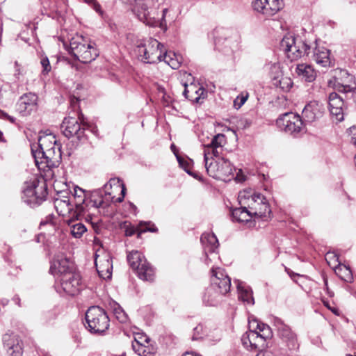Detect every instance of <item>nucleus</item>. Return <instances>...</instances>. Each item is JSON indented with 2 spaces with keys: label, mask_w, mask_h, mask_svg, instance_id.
Masks as SVG:
<instances>
[{
  "label": "nucleus",
  "mask_w": 356,
  "mask_h": 356,
  "mask_svg": "<svg viewBox=\"0 0 356 356\" xmlns=\"http://www.w3.org/2000/svg\"><path fill=\"white\" fill-rule=\"evenodd\" d=\"M56 145V140L53 134L40 136L36 147H31L36 165L44 163L49 168L56 167L61 154L60 147Z\"/></svg>",
  "instance_id": "f257e3e1"
},
{
  "label": "nucleus",
  "mask_w": 356,
  "mask_h": 356,
  "mask_svg": "<svg viewBox=\"0 0 356 356\" xmlns=\"http://www.w3.org/2000/svg\"><path fill=\"white\" fill-rule=\"evenodd\" d=\"M70 54L76 60L83 63H89L96 59L99 52L94 42L82 35H76L70 40Z\"/></svg>",
  "instance_id": "f03ea898"
},
{
  "label": "nucleus",
  "mask_w": 356,
  "mask_h": 356,
  "mask_svg": "<svg viewBox=\"0 0 356 356\" xmlns=\"http://www.w3.org/2000/svg\"><path fill=\"white\" fill-rule=\"evenodd\" d=\"M47 194L46 181L44 179L34 178L25 183L22 199L31 207H35L46 200Z\"/></svg>",
  "instance_id": "7ed1b4c3"
},
{
  "label": "nucleus",
  "mask_w": 356,
  "mask_h": 356,
  "mask_svg": "<svg viewBox=\"0 0 356 356\" xmlns=\"http://www.w3.org/2000/svg\"><path fill=\"white\" fill-rule=\"evenodd\" d=\"M85 327L92 334H103L109 327V318L99 306L90 307L85 314Z\"/></svg>",
  "instance_id": "20e7f679"
},
{
  "label": "nucleus",
  "mask_w": 356,
  "mask_h": 356,
  "mask_svg": "<svg viewBox=\"0 0 356 356\" xmlns=\"http://www.w3.org/2000/svg\"><path fill=\"white\" fill-rule=\"evenodd\" d=\"M280 49L285 52L291 60L303 56H308L311 47L299 36L286 35L280 42Z\"/></svg>",
  "instance_id": "39448f33"
},
{
  "label": "nucleus",
  "mask_w": 356,
  "mask_h": 356,
  "mask_svg": "<svg viewBox=\"0 0 356 356\" xmlns=\"http://www.w3.org/2000/svg\"><path fill=\"white\" fill-rule=\"evenodd\" d=\"M127 259L140 279L149 282L154 280V270L141 252L131 251L127 254Z\"/></svg>",
  "instance_id": "423d86ee"
},
{
  "label": "nucleus",
  "mask_w": 356,
  "mask_h": 356,
  "mask_svg": "<svg viewBox=\"0 0 356 356\" xmlns=\"http://www.w3.org/2000/svg\"><path fill=\"white\" fill-rule=\"evenodd\" d=\"M86 125L87 122L83 113H77L64 118L61 130L65 137H76L79 140H82L85 138Z\"/></svg>",
  "instance_id": "0eeeda50"
},
{
  "label": "nucleus",
  "mask_w": 356,
  "mask_h": 356,
  "mask_svg": "<svg viewBox=\"0 0 356 356\" xmlns=\"http://www.w3.org/2000/svg\"><path fill=\"white\" fill-rule=\"evenodd\" d=\"M277 127L285 133L298 137L304 134L305 123L301 116L293 112L281 115L276 120Z\"/></svg>",
  "instance_id": "6e6552de"
},
{
  "label": "nucleus",
  "mask_w": 356,
  "mask_h": 356,
  "mask_svg": "<svg viewBox=\"0 0 356 356\" xmlns=\"http://www.w3.org/2000/svg\"><path fill=\"white\" fill-rule=\"evenodd\" d=\"M163 44L157 40L149 38L145 42H140L136 48V52L140 59L145 63H156L162 60L163 55L160 49Z\"/></svg>",
  "instance_id": "1a4fd4ad"
},
{
  "label": "nucleus",
  "mask_w": 356,
  "mask_h": 356,
  "mask_svg": "<svg viewBox=\"0 0 356 356\" xmlns=\"http://www.w3.org/2000/svg\"><path fill=\"white\" fill-rule=\"evenodd\" d=\"M269 73L273 86L283 92H288L293 86L291 78L284 76L278 62H269L265 65Z\"/></svg>",
  "instance_id": "9d476101"
},
{
  "label": "nucleus",
  "mask_w": 356,
  "mask_h": 356,
  "mask_svg": "<svg viewBox=\"0 0 356 356\" xmlns=\"http://www.w3.org/2000/svg\"><path fill=\"white\" fill-rule=\"evenodd\" d=\"M124 4L131 6L132 13L140 21L148 26L156 25L154 16L152 14L150 8L144 0H120Z\"/></svg>",
  "instance_id": "9b49d317"
},
{
  "label": "nucleus",
  "mask_w": 356,
  "mask_h": 356,
  "mask_svg": "<svg viewBox=\"0 0 356 356\" xmlns=\"http://www.w3.org/2000/svg\"><path fill=\"white\" fill-rule=\"evenodd\" d=\"M272 323L277 330L278 336L286 343L290 350H296L298 348L296 335L289 325L276 316L273 317Z\"/></svg>",
  "instance_id": "f8f14e48"
},
{
  "label": "nucleus",
  "mask_w": 356,
  "mask_h": 356,
  "mask_svg": "<svg viewBox=\"0 0 356 356\" xmlns=\"http://www.w3.org/2000/svg\"><path fill=\"white\" fill-rule=\"evenodd\" d=\"M49 272L59 280L66 274L74 272V264L63 254H58L54 257Z\"/></svg>",
  "instance_id": "ddd939ff"
},
{
  "label": "nucleus",
  "mask_w": 356,
  "mask_h": 356,
  "mask_svg": "<svg viewBox=\"0 0 356 356\" xmlns=\"http://www.w3.org/2000/svg\"><path fill=\"white\" fill-rule=\"evenodd\" d=\"M247 203L250 212L255 217L266 218L271 212L266 197L260 193H253L252 197L248 199Z\"/></svg>",
  "instance_id": "4468645a"
},
{
  "label": "nucleus",
  "mask_w": 356,
  "mask_h": 356,
  "mask_svg": "<svg viewBox=\"0 0 356 356\" xmlns=\"http://www.w3.org/2000/svg\"><path fill=\"white\" fill-rule=\"evenodd\" d=\"M38 108V96L35 93L28 92L22 95L16 104V110L22 116L31 115Z\"/></svg>",
  "instance_id": "2eb2a0df"
},
{
  "label": "nucleus",
  "mask_w": 356,
  "mask_h": 356,
  "mask_svg": "<svg viewBox=\"0 0 356 356\" xmlns=\"http://www.w3.org/2000/svg\"><path fill=\"white\" fill-rule=\"evenodd\" d=\"M211 284L218 290L220 293L225 295L230 290L231 280L227 275L225 270L220 268H213L211 269Z\"/></svg>",
  "instance_id": "dca6fc26"
},
{
  "label": "nucleus",
  "mask_w": 356,
  "mask_h": 356,
  "mask_svg": "<svg viewBox=\"0 0 356 356\" xmlns=\"http://www.w3.org/2000/svg\"><path fill=\"white\" fill-rule=\"evenodd\" d=\"M241 340L243 347L249 350H259L261 352L266 346L265 340L262 339L260 333L252 330L245 332Z\"/></svg>",
  "instance_id": "f3484780"
},
{
  "label": "nucleus",
  "mask_w": 356,
  "mask_h": 356,
  "mask_svg": "<svg viewBox=\"0 0 356 356\" xmlns=\"http://www.w3.org/2000/svg\"><path fill=\"white\" fill-rule=\"evenodd\" d=\"M4 348L10 356H22L23 343L19 337L13 333H6L2 338Z\"/></svg>",
  "instance_id": "a211bd4d"
},
{
  "label": "nucleus",
  "mask_w": 356,
  "mask_h": 356,
  "mask_svg": "<svg viewBox=\"0 0 356 356\" xmlns=\"http://www.w3.org/2000/svg\"><path fill=\"white\" fill-rule=\"evenodd\" d=\"M324 111L325 108L322 104L316 101L310 102L302 110L301 118L305 124L312 123L321 118Z\"/></svg>",
  "instance_id": "6ab92c4d"
},
{
  "label": "nucleus",
  "mask_w": 356,
  "mask_h": 356,
  "mask_svg": "<svg viewBox=\"0 0 356 356\" xmlns=\"http://www.w3.org/2000/svg\"><path fill=\"white\" fill-rule=\"evenodd\" d=\"M58 280L60 282L63 290L67 294L74 296L79 291L81 277L75 271L66 274V275L61 277Z\"/></svg>",
  "instance_id": "aec40b11"
},
{
  "label": "nucleus",
  "mask_w": 356,
  "mask_h": 356,
  "mask_svg": "<svg viewBox=\"0 0 356 356\" xmlns=\"http://www.w3.org/2000/svg\"><path fill=\"white\" fill-rule=\"evenodd\" d=\"M200 241L206 256L205 264L209 265L211 261L209 253L213 254L218 250L219 246L218 240L213 233L205 232L202 234Z\"/></svg>",
  "instance_id": "412c9836"
},
{
  "label": "nucleus",
  "mask_w": 356,
  "mask_h": 356,
  "mask_svg": "<svg viewBox=\"0 0 356 356\" xmlns=\"http://www.w3.org/2000/svg\"><path fill=\"white\" fill-rule=\"evenodd\" d=\"M344 102L341 97L337 92H332L328 97V106L330 114L335 116L337 121L343 120V108Z\"/></svg>",
  "instance_id": "4be33fe9"
},
{
  "label": "nucleus",
  "mask_w": 356,
  "mask_h": 356,
  "mask_svg": "<svg viewBox=\"0 0 356 356\" xmlns=\"http://www.w3.org/2000/svg\"><path fill=\"white\" fill-rule=\"evenodd\" d=\"M73 197L74 200V206L78 213L76 216L89 210V203H88V191L76 186L74 188Z\"/></svg>",
  "instance_id": "5701e85b"
},
{
  "label": "nucleus",
  "mask_w": 356,
  "mask_h": 356,
  "mask_svg": "<svg viewBox=\"0 0 356 356\" xmlns=\"http://www.w3.org/2000/svg\"><path fill=\"white\" fill-rule=\"evenodd\" d=\"M58 195L54 199V207L59 215L65 216L73 210L74 206L70 200L67 191H60Z\"/></svg>",
  "instance_id": "b1692460"
},
{
  "label": "nucleus",
  "mask_w": 356,
  "mask_h": 356,
  "mask_svg": "<svg viewBox=\"0 0 356 356\" xmlns=\"http://www.w3.org/2000/svg\"><path fill=\"white\" fill-rule=\"evenodd\" d=\"M220 293L211 284L209 286L202 297L203 302L207 306H216L220 301L222 296Z\"/></svg>",
  "instance_id": "393cba45"
},
{
  "label": "nucleus",
  "mask_w": 356,
  "mask_h": 356,
  "mask_svg": "<svg viewBox=\"0 0 356 356\" xmlns=\"http://www.w3.org/2000/svg\"><path fill=\"white\" fill-rule=\"evenodd\" d=\"M330 51L324 47H316L314 50V60L320 66L327 67L330 65Z\"/></svg>",
  "instance_id": "a878e982"
},
{
  "label": "nucleus",
  "mask_w": 356,
  "mask_h": 356,
  "mask_svg": "<svg viewBox=\"0 0 356 356\" xmlns=\"http://www.w3.org/2000/svg\"><path fill=\"white\" fill-rule=\"evenodd\" d=\"M183 86L184 87L183 95L190 100H193L194 99L197 102L204 92V89L202 87H199L197 88V86L193 82L190 84L185 82L183 83Z\"/></svg>",
  "instance_id": "bb28decb"
},
{
  "label": "nucleus",
  "mask_w": 356,
  "mask_h": 356,
  "mask_svg": "<svg viewBox=\"0 0 356 356\" xmlns=\"http://www.w3.org/2000/svg\"><path fill=\"white\" fill-rule=\"evenodd\" d=\"M296 74L305 81L312 82L315 80L316 72L309 65L299 64L296 68Z\"/></svg>",
  "instance_id": "cd10ccee"
},
{
  "label": "nucleus",
  "mask_w": 356,
  "mask_h": 356,
  "mask_svg": "<svg viewBox=\"0 0 356 356\" xmlns=\"http://www.w3.org/2000/svg\"><path fill=\"white\" fill-rule=\"evenodd\" d=\"M88 203H89V209L91 207L97 209L100 207H105L107 205L103 200V195L102 189H97L92 191H88Z\"/></svg>",
  "instance_id": "c85d7f7f"
},
{
  "label": "nucleus",
  "mask_w": 356,
  "mask_h": 356,
  "mask_svg": "<svg viewBox=\"0 0 356 356\" xmlns=\"http://www.w3.org/2000/svg\"><path fill=\"white\" fill-rule=\"evenodd\" d=\"M232 216L237 222H248L254 216L247 206H241L232 211Z\"/></svg>",
  "instance_id": "c756f323"
},
{
  "label": "nucleus",
  "mask_w": 356,
  "mask_h": 356,
  "mask_svg": "<svg viewBox=\"0 0 356 356\" xmlns=\"http://www.w3.org/2000/svg\"><path fill=\"white\" fill-rule=\"evenodd\" d=\"M209 152L204 151V160L205 162V168L208 175L210 177L218 179L219 178L218 174L220 163V159L218 161H212L210 163H209Z\"/></svg>",
  "instance_id": "7c9ffc66"
},
{
  "label": "nucleus",
  "mask_w": 356,
  "mask_h": 356,
  "mask_svg": "<svg viewBox=\"0 0 356 356\" xmlns=\"http://www.w3.org/2000/svg\"><path fill=\"white\" fill-rule=\"evenodd\" d=\"M220 167L218 170L219 178L218 179H224L231 175H234V168L227 159L222 157L220 159Z\"/></svg>",
  "instance_id": "2f4dec72"
},
{
  "label": "nucleus",
  "mask_w": 356,
  "mask_h": 356,
  "mask_svg": "<svg viewBox=\"0 0 356 356\" xmlns=\"http://www.w3.org/2000/svg\"><path fill=\"white\" fill-rule=\"evenodd\" d=\"M237 289L240 300L248 304L254 305V300L252 296V291L249 286H245L242 282H239L237 284Z\"/></svg>",
  "instance_id": "473e14b6"
},
{
  "label": "nucleus",
  "mask_w": 356,
  "mask_h": 356,
  "mask_svg": "<svg viewBox=\"0 0 356 356\" xmlns=\"http://www.w3.org/2000/svg\"><path fill=\"white\" fill-rule=\"evenodd\" d=\"M334 270L337 274L339 275L341 280L351 282L353 277L351 270L349 266L344 264H341L340 262L337 266H334Z\"/></svg>",
  "instance_id": "72a5a7b5"
},
{
  "label": "nucleus",
  "mask_w": 356,
  "mask_h": 356,
  "mask_svg": "<svg viewBox=\"0 0 356 356\" xmlns=\"http://www.w3.org/2000/svg\"><path fill=\"white\" fill-rule=\"evenodd\" d=\"M345 74H347L348 81L347 82H343L342 83H338L337 88L339 92H348L356 90V81L354 80V76L343 72Z\"/></svg>",
  "instance_id": "f704fd0d"
},
{
  "label": "nucleus",
  "mask_w": 356,
  "mask_h": 356,
  "mask_svg": "<svg viewBox=\"0 0 356 356\" xmlns=\"http://www.w3.org/2000/svg\"><path fill=\"white\" fill-rule=\"evenodd\" d=\"M134 350L140 356H153L155 354L154 347H149L136 341L132 345Z\"/></svg>",
  "instance_id": "c9c22d12"
},
{
  "label": "nucleus",
  "mask_w": 356,
  "mask_h": 356,
  "mask_svg": "<svg viewBox=\"0 0 356 356\" xmlns=\"http://www.w3.org/2000/svg\"><path fill=\"white\" fill-rule=\"evenodd\" d=\"M266 8V17H271L276 14L283 6L280 0H267Z\"/></svg>",
  "instance_id": "e433bc0d"
},
{
  "label": "nucleus",
  "mask_w": 356,
  "mask_h": 356,
  "mask_svg": "<svg viewBox=\"0 0 356 356\" xmlns=\"http://www.w3.org/2000/svg\"><path fill=\"white\" fill-rule=\"evenodd\" d=\"M180 56L172 52L165 53L163 55L162 60L168 63L172 69H178L181 65Z\"/></svg>",
  "instance_id": "4c0bfd02"
},
{
  "label": "nucleus",
  "mask_w": 356,
  "mask_h": 356,
  "mask_svg": "<svg viewBox=\"0 0 356 356\" xmlns=\"http://www.w3.org/2000/svg\"><path fill=\"white\" fill-rule=\"evenodd\" d=\"M225 143V136L224 134H218L216 135L211 140V143L204 146V151L210 152V149L213 148H222L223 144Z\"/></svg>",
  "instance_id": "58836bf2"
},
{
  "label": "nucleus",
  "mask_w": 356,
  "mask_h": 356,
  "mask_svg": "<svg viewBox=\"0 0 356 356\" xmlns=\"http://www.w3.org/2000/svg\"><path fill=\"white\" fill-rule=\"evenodd\" d=\"M113 312L116 319L121 323H124L128 320V316L123 309L117 303L113 307Z\"/></svg>",
  "instance_id": "ea45409f"
},
{
  "label": "nucleus",
  "mask_w": 356,
  "mask_h": 356,
  "mask_svg": "<svg viewBox=\"0 0 356 356\" xmlns=\"http://www.w3.org/2000/svg\"><path fill=\"white\" fill-rule=\"evenodd\" d=\"M86 230V226L81 222L76 223L71 226V234L75 238H80Z\"/></svg>",
  "instance_id": "a19ab883"
},
{
  "label": "nucleus",
  "mask_w": 356,
  "mask_h": 356,
  "mask_svg": "<svg viewBox=\"0 0 356 356\" xmlns=\"http://www.w3.org/2000/svg\"><path fill=\"white\" fill-rule=\"evenodd\" d=\"M267 0H254L252 6L253 9L266 16V8Z\"/></svg>",
  "instance_id": "79ce46f5"
},
{
  "label": "nucleus",
  "mask_w": 356,
  "mask_h": 356,
  "mask_svg": "<svg viewBox=\"0 0 356 356\" xmlns=\"http://www.w3.org/2000/svg\"><path fill=\"white\" fill-rule=\"evenodd\" d=\"M40 65L42 67V74L47 75L51 70V66L49 63V60L47 56H41L40 57Z\"/></svg>",
  "instance_id": "37998d69"
},
{
  "label": "nucleus",
  "mask_w": 356,
  "mask_h": 356,
  "mask_svg": "<svg viewBox=\"0 0 356 356\" xmlns=\"http://www.w3.org/2000/svg\"><path fill=\"white\" fill-rule=\"evenodd\" d=\"M252 197V194L249 191H242L238 194V202L241 206H247L248 199Z\"/></svg>",
  "instance_id": "c03bdc74"
},
{
  "label": "nucleus",
  "mask_w": 356,
  "mask_h": 356,
  "mask_svg": "<svg viewBox=\"0 0 356 356\" xmlns=\"http://www.w3.org/2000/svg\"><path fill=\"white\" fill-rule=\"evenodd\" d=\"M325 259L330 266L334 264L335 263L339 264V256L335 252H327L325 254Z\"/></svg>",
  "instance_id": "a18cd8bd"
},
{
  "label": "nucleus",
  "mask_w": 356,
  "mask_h": 356,
  "mask_svg": "<svg viewBox=\"0 0 356 356\" xmlns=\"http://www.w3.org/2000/svg\"><path fill=\"white\" fill-rule=\"evenodd\" d=\"M263 331L260 333L262 339L265 340L270 339L273 337V332L270 327L268 325H261Z\"/></svg>",
  "instance_id": "49530a36"
},
{
  "label": "nucleus",
  "mask_w": 356,
  "mask_h": 356,
  "mask_svg": "<svg viewBox=\"0 0 356 356\" xmlns=\"http://www.w3.org/2000/svg\"><path fill=\"white\" fill-rule=\"evenodd\" d=\"M176 157H177V161L179 164V165L188 174V175H193V177H196V176H195L193 172L188 169V166H189V162L184 160L183 158H181V156H178V155H176Z\"/></svg>",
  "instance_id": "de8ad7c7"
},
{
  "label": "nucleus",
  "mask_w": 356,
  "mask_h": 356,
  "mask_svg": "<svg viewBox=\"0 0 356 356\" xmlns=\"http://www.w3.org/2000/svg\"><path fill=\"white\" fill-rule=\"evenodd\" d=\"M248 99V95L238 96L234 101V106L236 109L240 108Z\"/></svg>",
  "instance_id": "09e8293b"
},
{
  "label": "nucleus",
  "mask_w": 356,
  "mask_h": 356,
  "mask_svg": "<svg viewBox=\"0 0 356 356\" xmlns=\"http://www.w3.org/2000/svg\"><path fill=\"white\" fill-rule=\"evenodd\" d=\"M203 326L198 325L193 329V334L192 336V340H198L202 337Z\"/></svg>",
  "instance_id": "8fccbe9b"
},
{
  "label": "nucleus",
  "mask_w": 356,
  "mask_h": 356,
  "mask_svg": "<svg viewBox=\"0 0 356 356\" xmlns=\"http://www.w3.org/2000/svg\"><path fill=\"white\" fill-rule=\"evenodd\" d=\"M143 225H151L152 227H145V228L141 230V232L140 233H138V237L140 236L141 232H156L157 230H158L157 228L154 226V225H153V224L152 225L151 224V222H140V224H139V225L140 227H142Z\"/></svg>",
  "instance_id": "3c124183"
},
{
  "label": "nucleus",
  "mask_w": 356,
  "mask_h": 356,
  "mask_svg": "<svg viewBox=\"0 0 356 356\" xmlns=\"http://www.w3.org/2000/svg\"><path fill=\"white\" fill-rule=\"evenodd\" d=\"M79 102V99L74 96H73L70 98V104H71L72 109L74 110L73 115H74V113L76 114L77 113H81L79 111V106L78 105Z\"/></svg>",
  "instance_id": "603ef678"
},
{
  "label": "nucleus",
  "mask_w": 356,
  "mask_h": 356,
  "mask_svg": "<svg viewBox=\"0 0 356 356\" xmlns=\"http://www.w3.org/2000/svg\"><path fill=\"white\" fill-rule=\"evenodd\" d=\"M168 8H165V9L163 10V15H162V17H161V20L159 21V20L155 19L156 20V25H154V26L159 25V26L161 29H163V28L166 26V22H165V15L168 13ZM154 19H156V18L154 17Z\"/></svg>",
  "instance_id": "864d4df0"
},
{
  "label": "nucleus",
  "mask_w": 356,
  "mask_h": 356,
  "mask_svg": "<svg viewBox=\"0 0 356 356\" xmlns=\"http://www.w3.org/2000/svg\"><path fill=\"white\" fill-rule=\"evenodd\" d=\"M351 136V143L356 147V126L350 128Z\"/></svg>",
  "instance_id": "5fc2aeb1"
},
{
  "label": "nucleus",
  "mask_w": 356,
  "mask_h": 356,
  "mask_svg": "<svg viewBox=\"0 0 356 356\" xmlns=\"http://www.w3.org/2000/svg\"><path fill=\"white\" fill-rule=\"evenodd\" d=\"M120 179L119 178L111 179L108 183L104 184V189H106L108 185L110 186H111L112 184H120Z\"/></svg>",
  "instance_id": "6e6d98bb"
},
{
  "label": "nucleus",
  "mask_w": 356,
  "mask_h": 356,
  "mask_svg": "<svg viewBox=\"0 0 356 356\" xmlns=\"http://www.w3.org/2000/svg\"><path fill=\"white\" fill-rule=\"evenodd\" d=\"M210 150L212 151V156H213L214 157H218L221 154L222 149L218 147H212L210 149Z\"/></svg>",
  "instance_id": "4d7b16f0"
},
{
  "label": "nucleus",
  "mask_w": 356,
  "mask_h": 356,
  "mask_svg": "<svg viewBox=\"0 0 356 356\" xmlns=\"http://www.w3.org/2000/svg\"><path fill=\"white\" fill-rule=\"evenodd\" d=\"M256 356H275V354L270 350L259 352Z\"/></svg>",
  "instance_id": "13d9d810"
},
{
  "label": "nucleus",
  "mask_w": 356,
  "mask_h": 356,
  "mask_svg": "<svg viewBox=\"0 0 356 356\" xmlns=\"http://www.w3.org/2000/svg\"><path fill=\"white\" fill-rule=\"evenodd\" d=\"M136 231L134 227L127 228L125 230V235L127 236H131L135 234Z\"/></svg>",
  "instance_id": "bf43d9fd"
},
{
  "label": "nucleus",
  "mask_w": 356,
  "mask_h": 356,
  "mask_svg": "<svg viewBox=\"0 0 356 356\" xmlns=\"http://www.w3.org/2000/svg\"><path fill=\"white\" fill-rule=\"evenodd\" d=\"M93 9L98 13L99 14H102V11L101 10V6L97 2L95 1L93 4H92V6Z\"/></svg>",
  "instance_id": "052dcab7"
},
{
  "label": "nucleus",
  "mask_w": 356,
  "mask_h": 356,
  "mask_svg": "<svg viewBox=\"0 0 356 356\" xmlns=\"http://www.w3.org/2000/svg\"><path fill=\"white\" fill-rule=\"evenodd\" d=\"M255 323H257V327H256L255 330H254L253 331H257L259 333L262 332L263 329H262L261 325H266V324L264 323L257 322V321H255Z\"/></svg>",
  "instance_id": "680f3d73"
},
{
  "label": "nucleus",
  "mask_w": 356,
  "mask_h": 356,
  "mask_svg": "<svg viewBox=\"0 0 356 356\" xmlns=\"http://www.w3.org/2000/svg\"><path fill=\"white\" fill-rule=\"evenodd\" d=\"M3 115H4L5 118L7 119L8 120H9L10 122L15 123L16 119L14 117L10 116L6 113H3Z\"/></svg>",
  "instance_id": "e2e57ef3"
},
{
  "label": "nucleus",
  "mask_w": 356,
  "mask_h": 356,
  "mask_svg": "<svg viewBox=\"0 0 356 356\" xmlns=\"http://www.w3.org/2000/svg\"><path fill=\"white\" fill-rule=\"evenodd\" d=\"M182 356H201L198 354H196V353H194L193 352H186V353H184Z\"/></svg>",
  "instance_id": "0e129e2a"
},
{
  "label": "nucleus",
  "mask_w": 356,
  "mask_h": 356,
  "mask_svg": "<svg viewBox=\"0 0 356 356\" xmlns=\"http://www.w3.org/2000/svg\"><path fill=\"white\" fill-rule=\"evenodd\" d=\"M120 185L122 186L121 195H122V196L124 197L125 191H126L125 186H124V184H122V183L120 184Z\"/></svg>",
  "instance_id": "69168bd1"
},
{
  "label": "nucleus",
  "mask_w": 356,
  "mask_h": 356,
  "mask_svg": "<svg viewBox=\"0 0 356 356\" xmlns=\"http://www.w3.org/2000/svg\"><path fill=\"white\" fill-rule=\"evenodd\" d=\"M13 300L19 305L20 306V298L19 296H16L14 297Z\"/></svg>",
  "instance_id": "338daca9"
},
{
  "label": "nucleus",
  "mask_w": 356,
  "mask_h": 356,
  "mask_svg": "<svg viewBox=\"0 0 356 356\" xmlns=\"http://www.w3.org/2000/svg\"><path fill=\"white\" fill-rule=\"evenodd\" d=\"M86 3L92 6V4L96 1V0H83Z\"/></svg>",
  "instance_id": "774afa93"
}]
</instances>
